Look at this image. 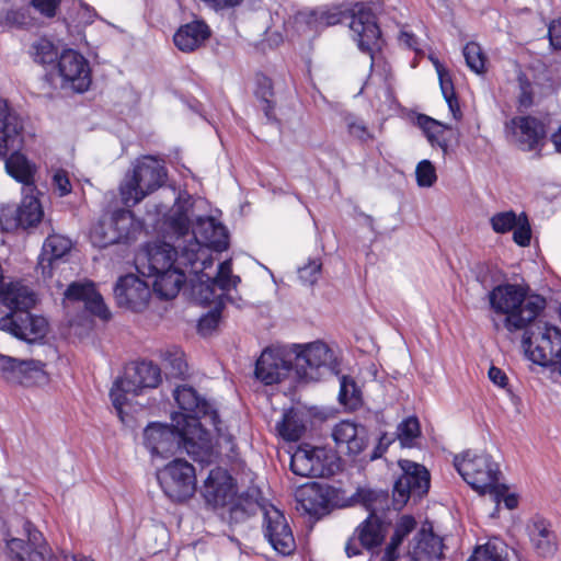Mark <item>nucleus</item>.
Returning a JSON list of instances; mask_svg holds the SVG:
<instances>
[{
	"mask_svg": "<svg viewBox=\"0 0 561 561\" xmlns=\"http://www.w3.org/2000/svg\"><path fill=\"white\" fill-rule=\"evenodd\" d=\"M309 456H311L313 469V478H324L333 476L340 470V458L336 454L324 447H313L309 445Z\"/></svg>",
	"mask_w": 561,
	"mask_h": 561,
	"instance_id": "4c0bfd02",
	"label": "nucleus"
},
{
	"mask_svg": "<svg viewBox=\"0 0 561 561\" xmlns=\"http://www.w3.org/2000/svg\"><path fill=\"white\" fill-rule=\"evenodd\" d=\"M114 296L119 307L142 311L149 304L151 290L146 282L134 274H128L117 280Z\"/></svg>",
	"mask_w": 561,
	"mask_h": 561,
	"instance_id": "6ab92c4d",
	"label": "nucleus"
},
{
	"mask_svg": "<svg viewBox=\"0 0 561 561\" xmlns=\"http://www.w3.org/2000/svg\"><path fill=\"white\" fill-rule=\"evenodd\" d=\"M518 80L520 87L519 105L523 107H528L533 103L530 83L523 77H519Z\"/></svg>",
	"mask_w": 561,
	"mask_h": 561,
	"instance_id": "338daca9",
	"label": "nucleus"
},
{
	"mask_svg": "<svg viewBox=\"0 0 561 561\" xmlns=\"http://www.w3.org/2000/svg\"><path fill=\"white\" fill-rule=\"evenodd\" d=\"M59 3L60 0H32V5L47 18L55 16Z\"/></svg>",
	"mask_w": 561,
	"mask_h": 561,
	"instance_id": "e2e57ef3",
	"label": "nucleus"
},
{
	"mask_svg": "<svg viewBox=\"0 0 561 561\" xmlns=\"http://www.w3.org/2000/svg\"><path fill=\"white\" fill-rule=\"evenodd\" d=\"M163 493L173 502H184L196 491L195 468L188 461L176 458L157 471Z\"/></svg>",
	"mask_w": 561,
	"mask_h": 561,
	"instance_id": "9d476101",
	"label": "nucleus"
},
{
	"mask_svg": "<svg viewBox=\"0 0 561 561\" xmlns=\"http://www.w3.org/2000/svg\"><path fill=\"white\" fill-rule=\"evenodd\" d=\"M342 12L337 9H316L301 11L295 18V25L298 32L306 37H312L328 26L342 22Z\"/></svg>",
	"mask_w": 561,
	"mask_h": 561,
	"instance_id": "a878e982",
	"label": "nucleus"
},
{
	"mask_svg": "<svg viewBox=\"0 0 561 561\" xmlns=\"http://www.w3.org/2000/svg\"><path fill=\"white\" fill-rule=\"evenodd\" d=\"M386 534V525L375 514H369V516L360 523L355 530L357 540L367 550H373L379 547L383 542Z\"/></svg>",
	"mask_w": 561,
	"mask_h": 561,
	"instance_id": "72a5a7b5",
	"label": "nucleus"
},
{
	"mask_svg": "<svg viewBox=\"0 0 561 561\" xmlns=\"http://www.w3.org/2000/svg\"><path fill=\"white\" fill-rule=\"evenodd\" d=\"M16 228V207L13 205L0 206V230L11 231Z\"/></svg>",
	"mask_w": 561,
	"mask_h": 561,
	"instance_id": "864d4df0",
	"label": "nucleus"
},
{
	"mask_svg": "<svg viewBox=\"0 0 561 561\" xmlns=\"http://www.w3.org/2000/svg\"><path fill=\"white\" fill-rule=\"evenodd\" d=\"M392 439L387 434H382L379 438V443L371 456L373 459L379 458L387 450L388 446L391 444Z\"/></svg>",
	"mask_w": 561,
	"mask_h": 561,
	"instance_id": "774afa93",
	"label": "nucleus"
},
{
	"mask_svg": "<svg viewBox=\"0 0 561 561\" xmlns=\"http://www.w3.org/2000/svg\"><path fill=\"white\" fill-rule=\"evenodd\" d=\"M262 510L265 538L279 554H291L296 549V541L285 515L272 504L264 505Z\"/></svg>",
	"mask_w": 561,
	"mask_h": 561,
	"instance_id": "2eb2a0df",
	"label": "nucleus"
},
{
	"mask_svg": "<svg viewBox=\"0 0 561 561\" xmlns=\"http://www.w3.org/2000/svg\"><path fill=\"white\" fill-rule=\"evenodd\" d=\"M309 445L299 446L290 457V469L296 476L312 477L316 470L312 466L311 456H309Z\"/></svg>",
	"mask_w": 561,
	"mask_h": 561,
	"instance_id": "c03bdc74",
	"label": "nucleus"
},
{
	"mask_svg": "<svg viewBox=\"0 0 561 561\" xmlns=\"http://www.w3.org/2000/svg\"><path fill=\"white\" fill-rule=\"evenodd\" d=\"M416 522L410 515L401 516L394 527V533L382 554H375L369 561H394L398 558V548L403 539L415 529Z\"/></svg>",
	"mask_w": 561,
	"mask_h": 561,
	"instance_id": "c9c22d12",
	"label": "nucleus"
},
{
	"mask_svg": "<svg viewBox=\"0 0 561 561\" xmlns=\"http://www.w3.org/2000/svg\"><path fill=\"white\" fill-rule=\"evenodd\" d=\"M419 434L420 424L416 417H408L398 426V438L402 446L410 447Z\"/></svg>",
	"mask_w": 561,
	"mask_h": 561,
	"instance_id": "8fccbe9b",
	"label": "nucleus"
},
{
	"mask_svg": "<svg viewBox=\"0 0 561 561\" xmlns=\"http://www.w3.org/2000/svg\"><path fill=\"white\" fill-rule=\"evenodd\" d=\"M401 477L393 488V503L397 508H402L410 496L421 497L430 489V473L422 465L410 460H400Z\"/></svg>",
	"mask_w": 561,
	"mask_h": 561,
	"instance_id": "4468645a",
	"label": "nucleus"
},
{
	"mask_svg": "<svg viewBox=\"0 0 561 561\" xmlns=\"http://www.w3.org/2000/svg\"><path fill=\"white\" fill-rule=\"evenodd\" d=\"M319 492H320V489L314 484L305 486L302 490H300V493H299L300 500L299 501L301 502V505L308 513H317L318 512V510L313 503V500H316V497L319 495Z\"/></svg>",
	"mask_w": 561,
	"mask_h": 561,
	"instance_id": "13d9d810",
	"label": "nucleus"
},
{
	"mask_svg": "<svg viewBox=\"0 0 561 561\" xmlns=\"http://www.w3.org/2000/svg\"><path fill=\"white\" fill-rule=\"evenodd\" d=\"M548 35L550 45L554 49H561V18L549 25Z\"/></svg>",
	"mask_w": 561,
	"mask_h": 561,
	"instance_id": "0e129e2a",
	"label": "nucleus"
},
{
	"mask_svg": "<svg viewBox=\"0 0 561 561\" xmlns=\"http://www.w3.org/2000/svg\"><path fill=\"white\" fill-rule=\"evenodd\" d=\"M44 364L0 354V375L11 385L30 386L44 375Z\"/></svg>",
	"mask_w": 561,
	"mask_h": 561,
	"instance_id": "aec40b11",
	"label": "nucleus"
},
{
	"mask_svg": "<svg viewBox=\"0 0 561 561\" xmlns=\"http://www.w3.org/2000/svg\"><path fill=\"white\" fill-rule=\"evenodd\" d=\"M71 248V241L60 234H50L44 242L38 268L44 276H51L50 267L55 261L61 259Z\"/></svg>",
	"mask_w": 561,
	"mask_h": 561,
	"instance_id": "f704fd0d",
	"label": "nucleus"
},
{
	"mask_svg": "<svg viewBox=\"0 0 561 561\" xmlns=\"http://www.w3.org/2000/svg\"><path fill=\"white\" fill-rule=\"evenodd\" d=\"M178 264L173 268L157 272V274H148V276L154 278L152 287L159 297L164 299L174 298L186 280V275L194 274L198 282L193 288L196 300L202 305L216 304L221 306L224 294L236 288L240 282L239 276L232 275L230 260L219 264L215 277L205 275L204 271L211 266V262L206 256V251L196 241L191 243V248H182Z\"/></svg>",
	"mask_w": 561,
	"mask_h": 561,
	"instance_id": "f257e3e1",
	"label": "nucleus"
},
{
	"mask_svg": "<svg viewBox=\"0 0 561 561\" xmlns=\"http://www.w3.org/2000/svg\"><path fill=\"white\" fill-rule=\"evenodd\" d=\"M34 293L23 283L9 282L0 287V305L14 317L30 310L35 305Z\"/></svg>",
	"mask_w": 561,
	"mask_h": 561,
	"instance_id": "cd10ccee",
	"label": "nucleus"
},
{
	"mask_svg": "<svg viewBox=\"0 0 561 561\" xmlns=\"http://www.w3.org/2000/svg\"><path fill=\"white\" fill-rule=\"evenodd\" d=\"M0 330L13 336L33 343L44 339L48 332V321L42 316L31 314L27 311L16 314H7L0 318Z\"/></svg>",
	"mask_w": 561,
	"mask_h": 561,
	"instance_id": "a211bd4d",
	"label": "nucleus"
},
{
	"mask_svg": "<svg viewBox=\"0 0 561 561\" xmlns=\"http://www.w3.org/2000/svg\"><path fill=\"white\" fill-rule=\"evenodd\" d=\"M490 225L495 233L513 231V240L520 247L530 242L531 229L525 213L517 215L513 210L499 211L490 217Z\"/></svg>",
	"mask_w": 561,
	"mask_h": 561,
	"instance_id": "b1692460",
	"label": "nucleus"
},
{
	"mask_svg": "<svg viewBox=\"0 0 561 561\" xmlns=\"http://www.w3.org/2000/svg\"><path fill=\"white\" fill-rule=\"evenodd\" d=\"M434 64L438 75L439 85L444 98H451L453 95H455V90L448 71L438 61H435Z\"/></svg>",
	"mask_w": 561,
	"mask_h": 561,
	"instance_id": "680f3d73",
	"label": "nucleus"
},
{
	"mask_svg": "<svg viewBox=\"0 0 561 561\" xmlns=\"http://www.w3.org/2000/svg\"><path fill=\"white\" fill-rule=\"evenodd\" d=\"M289 355L294 360V373L302 381H318L336 370L334 351L323 341L293 344Z\"/></svg>",
	"mask_w": 561,
	"mask_h": 561,
	"instance_id": "0eeeda50",
	"label": "nucleus"
},
{
	"mask_svg": "<svg viewBox=\"0 0 561 561\" xmlns=\"http://www.w3.org/2000/svg\"><path fill=\"white\" fill-rule=\"evenodd\" d=\"M526 529L538 554L549 557L557 551V536L549 520L540 516H534L528 520Z\"/></svg>",
	"mask_w": 561,
	"mask_h": 561,
	"instance_id": "c85d7f7f",
	"label": "nucleus"
},
{
	"mask_svg": "<svg viewBox=\"0 0 561 561\" xmlns=\"http://www.w3.org/2000/svg\"><path fill=\"white\" fill-rule=\"evenodd\" d=\"M255 95L262 101V108L267 117L271 116L273 110V84L272 80L264 76L257 75L255 78Z\"/></svg>",
	"mask_w": 561,
	"mask_h": 561,
	"instance_id": "09e8293b",
	"label": "nucleus"
},
{
	"mask_svg": "<svg viewBox=\"0 0 561 561\" xmlns=\"http://www.w3.org/2000/svg\"><path fill=\"white\" fill-rule=\"evenodd\" d=\"M502 486L503 492L501 495L489 494L493 502L495 503V511L492 513V517H495L501 501L504 502L505 507L508 510H514L518 505V496L515 493H510L506 484L502 483Z\"/></svg>",
	"mask_w": 561,
	"mask_h": 561,
	"instance_id": "5fc2aeb1",
	"label": "nucleus"
},
{
	"mask_svg": "<svg viewBox=\"0 0 561 561\" xmlns=\"http://www.w3.org/2000/svg\"><path fill=\"white\" fill-rule=\"evenodd\" d=\"M165 364L170 365L172 368V375L182 376L186 370V363L184 360L183 353L179 350L173 352H167L164 354Z\"/></svg>",
	"mask_w": 561,
	"mask_h": 561,
	"instance_id": "4d7b16f0",
	"label": "nucleus"
},
{
	"mask_svg": "<svg viewBox=\"0 0 561 561\" xmlns=\"http://www.w3.org/2000/svg\"><path fill=\"white\" fill-rule=\"evenodd\" d=\"M202 494L207 503L224 506L232 502L237 494L236 480L228 470L214 468L203 483Z\"/></svg>",
	"mask_w": 561,
	"mask_h": 561,
	"instance_id": "412c9836",
	"label": "nucleus"
},
{
	"mask_svg": "<svg viewBox=\"0 0 561 561\" xmlns=\"http://www.w3.org/2000/svg\"><path fill=\"white\" fill-rule=\"evenodd\" d=\"M463 57L467 66L477 75H482L486 70V57L481 46L474 42L468 43L463 47Z\"/></svg>",
	"mask_w": 561,
	"mask_h": 561,
	"instance_id": "a18cd8bd",
	"label": "nucleus"
},
{
	"mask_svg": "<svg viewBox=\"0 0 561 561\" xmlns=\"http://www.w3.org/2000/svg\"><path fill=\"white\" fill-rule=\"evenodd\" d=\"M513 135L524 150L537 149L545 139L543 125L529 116L516 117L511 122Z\"/></svg>",
	"mask_w": 561,
	"mask_h": 561,
	"instance_id": "c756f323",
	"label": "nucleus"
},
{
	"mask_svg": "<svg viewBox=\"0 0 561 561\" xmlns=\"http://www.w3.org/2000/svg\"><path fill=\"white\" fill-rule=\"evenodd\" d=\"M506 556V545L502 540L493 538L477 547L468 561H505Z\"/></svg>",
	"mask_w": 561,
	"mask_h": 561,
	"instance_id": "79ce46f5",
	"label": "nucleus"
},
{
	"mask_svg": "<svg viewBox=\"0 0 561 561\" xmlns=\"http://www.w3.org/2000/svg\"><path fill=\"white\" fill-rule=\"evenodd\" d=\"M488 376L493 385L497 386L499 388L505 389L508 386V378L506 374L495 366L490 367Z\"/></svg>",
	"mask_w": 561,
	"mask_h": 561,
	"instance_id": "69168bd1",
	"label": "nucleus"
},
{
	"mask_svg": "<svg viewBox=\"0 0 561 561\" xmlns=\"http://www.w3.org/2000/svg\"><path fill=\"white\" fill-rule=\"evenodd\" d=\"M331 437L336 448L350 456L359 455L367 446L365 428L347 420L341 421L333 426Z\"/></svg>",
	"mask_w": 561,
	"mask_h": 561,
	"instance_id": "393cba45",
	"label": "nucleus"
},
{
	"mask_svg": "<svg viewBox=\"0 0 561 561\" xmlns=\"http://www.w3.org/2000/svg\"><path fill=\"white\" fill-rule=\"evenodd\" d=\"M491 320L496 330L522 331L536 321L546 307L539 295H529L517 284H500L488 293Z\"/></svg>",
	"mask_w": 561,
	"mask_h": 561,
	"instance_id": "7ed1b4c3",
	"label": "nucleus"
},
{
	"mask_svg": "<svg viewBox=\"0 0 561 561\" xmlns=\"http://www.w3.org/2000/svg\"><path fill=\"white\" fill-rule=\"evenodd\" d=\"M23 145V123L7 100L0 99V160Z\"/></svg>",
	"mask_w": 561,
	"mask_h": 561,
	"instance_id": "4be33fe9",
	"label": "nucleus"
},
{
	"mask_svg": "<svg viewBox=\"0 0 561 561\" xmlns=\"http://www.w3.org/2000/svg\"><path fill=\"white\" fill-rule=\"evenodd\" d=\"M347 129L352 137L366 142L374 139V135L369 131L366 124L357 118H347Z\"/></svg>",
	"mask_w": 561,
	"mask_h": 561,
	"instance_id": "603ef678",
	"label": "nucleus"
},
{
	"mask_svg": "<svg viewBox=\"0 0 561 561\" xmlns=\"http://www.w3.org/2000/svg\"><path fill=\"white\" fill-rule=\"evenodd\" d=\"M417 126L423 130L427 140L434 146L437 145L447 152L448 138L445 136L446 131L450 129L445 125L427 115L421 114L416 118Z\"/></svg>",
	"mask_w": 561,
	"mask_h": 561,
	"instance_id": "ea45409f",
	"label": "nucleus"
},
{
	"mask_svg": "<svg viewBox=\"0 0 561 561\" xmlns=\"http://www.w3.org/2000/svg\"><path fill=\"white\" fill-rule=\"evenodd\" d=\"M294 371L293 356L288 348H265L255 365V376L265 385H274Z\"/></svg>",
	"mask_w": 561,
	"mask_h": 561,
	"instance_id": "f3484780",
	"label": "nucleus"
},
{
	"mask_svg": "<svg viewBox=\"0 0 561 561\" xmlns=\"http://www.w3.org/2000/svg\"><path fill=\"white\" fill-rule=\"evenodd\" d=\"M350 28L353 39L362 51L371 54L378 46L380 31L370 10L357 9L352 16Z\"/></svg>",
	"mask_w": 561,
	"mask_h": 561,
	"instance_id": "5701e85b",
	"label": "nucleus"
},
{
	"mask_svg": "<svg viewBox=\"0 0 561 561\" xmlns=\"http://www.w3.org/2000/svg\"><path fill=\"white\" fill-rule=\"evenodd\" d=\"M173 423H149L142 433V444L152 459H163L174 455L181 447L186 450L185 440Z\"/></svg>",
	"mask_w": 561,
	"mask_h": 561,
	"instance_id": "f8f14e48",
	"label": "nucleus"
},
{
	"mask_svg": "<svg viewBox=\"0 0 561 561\" xmlns=\"http://www.w3.org/2000/svg\"><path fill=\"white\" fill-rule=\"evenodd\" d=\"M167 179L163 164L153 157H144L126 172L119 184L122 203L133 207L160 188Z\"/></svg>",
	"mask_w": 561,
	"mask_h": 561,
	"instance_id": "39448f33",
	"label": "nucleus"
},
{
	"mask_svg": "<svg viewBox=\"0 0 561 561\" xmlns=\"http://www.w3.org/2000/svg\"><path fill=\"white\" fill-rule=\"evenodd\" d=\"M210 36V30L202 21H193L182 25L174 34V45L184 53L202 47Z\"/></svg>",
	"mask_w": 561,
	"mask_h": 561,
	"instance_id": "7c9ffc66",
	"label": "nucleus"
},
{
	"mask_svg": "<svg viewBox=\"0 0 561 561\" xmlns=\"http://www.w3.org/2000/svg\"><path fill=\"white\" fill-rule=\"evenodd\" d=\"M174 399L180 412L171 415L173 425L179 428L185 440L186 453L195 460L205 461L213 453V440L206 424L217 432V445L226 453L236 451L234 435L224 427L217 411L190 386H179Z\"/></svg>",
	"mask_w": 561,
	"mask_h": 561,
	"instance_id": "f03ea898",
	"label": "nucleus"
},
{
	"mask_svg": "<svg viewBox=\"0 0 561 561\" xmlns=\"http://www.w3.org/2000/svg\"><path fill=\"white\" fill-rule=\"evenodd\" d=\"M42 205L35 195L30 191L23 192V198L19 207H16L18 228H28L36 226L43 218Z\"/></svg>",
	"mask_w": 561,
	"mask_h": 561,
	"instance_id": "58836bf2",
	"label": "nucleus"
},
{
	"mask_svg": "<svg viewBox=\"0 0 561 561\" xmlns=\"http://www.w3.org/2000/svg\"><path fill=\"white\" fill-rule=\"evenodd\" d=\"M56 68L62 89L83 93L90 88L92 82L90 64L77 50H64L58 58Z\"/></svg>",
	"mask_w": 561,
	"mask_h": 561,
	"instance_id": "ddd939ff",
	"label": "nucleus"
},
{
	"mask_svg": "<svg viewBox=\"0 0 561 561\" xmlns=\"http://www.w3.org/2000/svg\"><path fill=\"white\" fill-rule=\"evenodd\" d=\"M23 530L26 542L22 538H11L7 541L10 552L14 556L12 561H93L80 554H68L65 551L55 553L43 534L30 522H25Z\"/></svg>",
	"mask_w": 561,
	"mask_h": 561,
	"instance_id": "6e6552de",
	"label": "nucleus"
},
{
	"mask_svg": "<svg viewBox=\"0 0 561 561\" xmlns=\"http://www.w3.org/2000/svg\"><path fill=\"white\" fill-rule=\"evenodd\" d=\"M35 62L41 65L51 64L57 57V48L51 41L42 37L36 39L30 50Z\"/></svg>",
	"mask_w": 561,
	"mask_h": 561,
	"instance_id": "49530a36",
	"label": "nucleus"
},
{
	"mask_svg": "<svg viewBox=\"0 0 561 561\" xmlns=\"http://www.w3.org/2000/svg\"><path fill=\"white\" fill-rule=\"evenodd\" d=\"M169 226L173 234L183 237L187 243L184 248H191V243L196 241L199 247L206 251V256L213 263L210 249L224 251L228 247V234L226 228L216 222L214 218H198L190 231L188 209L182 204H176L169 216Z\"/></svg>",
	"mask_w": 561,
	"mask_h": 561,
	"instance_id": "20e7f679",
	"label": "nucleus"
},
{
	"mask_svg": "<svg viewBox=\"0 0 561 561\" xmlns=\"http://www.w3.org/2000/svg\"><path fill=\"white\" fill-rule=\"evenodd\" d=\"M339 400L350 410H354L360 404V392L354 380L345 376L341 378Z\"/></svg>",
	"mask_w": 561,
	"mask_h": 561,
	"instance_id": "de8ad7c7",
	"label": "nucleus"
},
{
	"mask_svg": "<svg viewBox=\"0 0 561 561\" xmlns=\"http://www.w3.org/2000/svg\"><path fill=\"white\" fill-rule=\"evenodd\" d=\"M278 435L288 442L298 440L305 432V426L293 410L284 413L282 421L276 424Z\"/></svg>",
	"mask_w": 561,
	"mask_h": 561,
	"instance_id": "37998d69",
	"label": "nucleus"
},
{
	"mask_svg": "<svg viewBox=\"0 0 561 561\" xmlns=\"http://www.w3.org/2000/svg\"><path fill=\"white\" fill-rule=\"evenodd\" d=\"M320 271L321 263L317 260L310 261L308 264L299 268V278L304 283L312 285L317 282Z\"/></svg>",
	"mask_w": 561,
	"mask_h": 561,
	"instance_id": "bf43d9fd",
	"label": "nucleus"
},
{
	"mask_svg": "<svg viewBox=\"0 0 561 561\" xmlns=\"http://www.w3.org/2000/svg\"><path fill=\"white\" fill-rule=\"evenodd\" d=\"M454 465L462 479L479 494H502L501 471L489 455L467 450L455 456Z\"/></svg>",
	"mask_w": 561,
	"mask_h": 561,
	"instance_id": "423d86ee",
	"label": "nucleus"
},
{
	"mask_svg": "<svg viewBox=\"0 0 561 561\" xmlns=\"http://www.w3.org/2000/svg\"><path fill=\"white\" fill-rule=\"evenodd\" d=\"M136 396H138V393L135 388H133V383L128 382L124 376L114 381L110 391V398L122 422L125 421L124 409Z\"/></svg>",
	"mask_w": 561,
	"mask_h": 561,
	"instance_id": "a19ab883",
	"label": "nucleus"
},
{
	"mask_svg": "<svg viewBox=\"0 0 561 561\" xmlns=\"http://www.w3.org/2000/svg\"><path fill=\"white\" fill-rule=\"evenodd\" d=\"M65 298L71 301H83L85 308L94 316L107 320L110 310L92 282H73L65 291Z\"/></svg>",
	"mask_w": 561,
	"mask_h": 561,
	"instance_id": "bb28decb",
	"label": "nucleus"
},
{
	"mask_svg": "<svg viewBox=\"0 0 561 561\" xmlns=\"http://www.w3.org/2000/svg\"><path fill=\"white\" fill-rule=\"evenodd\" d=\"M415 561H432L443 556V542L432 531L422 528L414 538L410 550Z\"/></svg>",
	"mask_w": 561,
	"mask_h": 561,
	"instance_id": "473e14b6",
	"label": "nucleus"
},
{
	"mask_svg": "<svg viewBox=\"0 0 561 561\" xmlns=\"http://www.w3.org/2000/svg\"><path fill=\"white\" fill-rule=\"evenodd\" d=\"M124 377L133 383V388L139 394L142 389L156 388L160 383L161 371L157 365L141 362L134 367L131 374L127 373Z\"/></svg>",
	"mask_w": 561,
	"mask_h": 561,
	"instance_id": "e433bc0d",
	"label": "nucleus"
},
{
	"mask_svg": "<svg viewBox=\"0 0 561 561\" xmlns=\"http://www.w3.org/2000/svg\"><path fill=\"white\" fill-rule=\"evenodd\" d=\"M53 183L60 196L68 195L72 190L68 173L62 169H58L54 172Z\"/></svg>",
	"mask_w": 561,
	"mask_h": 561,
	"instance_id": "052dcab7",
	"label": "nucleus"
},
{
	"mask_svg": "<svg viewBox=\"0 0 561 561\" xmlns=\"http://www.w3.org/2000/svg\"><path fill=\"white\" fill-rule=\"evenodd\" d=\"M133 226V215L129 210H117L103 216L91 229V242L99 248L119 242L127 238Z\"/></svg>",
	"mask_w": 561,
	"mask_h": 561,
	"instance_id": "dca6fc26",
	"label": "nucleus"
},
{
	"mask_svg": "<svg viewBox=\"0 0 561 561\" xmlns=\"http://www.w3.org/2000/svg\"><path fill=\"white\" fill-rule=\"evenodd\" d=\"M12 153L5 157V170L16 181L21 182L23 192L30 191L35 193L36 187L34 186V175L36 167L27 158L20 152V149L11 150Z\"/></svg>",
	"mask_w": 561,
	"mask_h": 561,
	"instance_id": "2f4dec72",
	"label": "nucleus"
},
{
	"mask_svg": "<svg viewBox=\"0 0 561 561\" xmlns=\"http://www.w3.org/2000/svg\"><path fill=\"white\" fill-rule=\"evenodd\" d=\"M415 178L420 187H431L437 181L436 169L430 160H422L416 165Z\"/></svg>",
	"mask_w": 561,
	"mask_h": 561,
	"instance_id": "3c124183",
	"label": "nucleus"
},
{
	"mask_svg": "<svg viewBox=\"0 0 561 561\" xmlns=\"http://www.w3.org/2000/svg\"><path fill=\"white\" fill-rule=\"evenodd\" d=\"M175 236L176 240L173 245L164 241H154L139 250L135 260L142 274H157V272L179 265L182 248L187 243L183 237Z\"/></svg>",
	"mask_w": 561,
	"mask_h": 561,
	"instance_id": "9b49d317",
	"label": "nucleus"
},
{
	"mask_svg": "<svg viewBox=\"0 0 561 561\" xmlns=\"http://www.w3.org/2000/svg\"><path fill=\"white\" fill-rule=\"evenodd\" d=\"M523 347L533 363L557 369L561 359V331L548 322L538 321L525 333Z\"/></svg>",
	"mask_w": 561,
	"mask_h": 561,
	"instance_id": "1a4fd4ad",
	"label": "nucleus"
},
{
	"mask_svg": "<svg viewBox=\"0 0 561 561\" xmlns=\"http://www.w3.org/2000/svg\"><path fill=\"white\" fill-rule=\"evenodd\" d=\"M220 321V310L219 308H215L209 311L203 318H201L198 322V331L203 335L210 334L219 324Z\"/></svg>",
	"mask_w": 561,
	"mask_h": 561,
	"instance_id": "6e6d98bb",
	"label": "nucleus"
}]
</instances>
